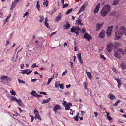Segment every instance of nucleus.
Segmentation results:
<instances>
[{
  "instance_id": "f257e3e1",
  "label": "nucleus",
  "mask_w": 126,
  "mask_h": 126,
  "mask_svg": "<svg viewBox=\"0 0 126 126\" xmlns=\"http://www.w3.org/2000/svg\"><path fill=\"white\" fill-rule=\"evenodd\" d=\"M118 26H116L115 29V36L116 39H119L120 36L122 35L125 33L126 28L124 26H121L118 31Z\"/></svg>"
},
{
  "instance_id": "f03ea898",
  "label": "nucleus",
  "mask_w": 126,
  "mask_h": 126,
  "mask_svg": "<svg viewBox=\"0 0 126 126\" xmlns=\"http://www.w3.org/2000/svg\"><path fill=\"white\" fill-rule=\"evenodd\" d=\"M110 6L108 4L104 6L100 13L101 16L103 17L105 16L110 11Z\"/></svg>"
},
{
  "instance_id": "7ed1b4c3",
  "label": "nucleus",
  "mask_w": 126,
  "mask_h": 126,
  "mask_svg": "<svg viewBox=\"0 0 126 126\" xmlns=\"http://www.w3.org/2000/svg\"><path fill=\"white\" fill-rule=\"evenodd\" d=\"M70 31L72 32L73 33L74 32L76 34L77 36L79 34L78 31H81V29L78 27H75L74 28L72 27L71 28Z\"/></svg>"
},
{
  "instance_id": "20e7f679",
  "label": "nucleus",
  "mask_w": 126,
  "mask_h": 126,
  "mask_svg": "<svg viewBox=\"0 0 126 126\" xmlns=\"http://www.w3.org/2000/svg\"><path fill=\"white\" fill-rule=\"evenodd\" d=\"M113 27V26H109L107 29L106 34L108 36H110L111 35V33L112 32V29Z\"/></svg>"
},
{
  "instance_id": "39448f33",
  "label": "nucleus",
  "mask_w": 126,
  "mask_h": 126,
  "mask_svg": "<svg viewBox=\"0 0 126 126\" xmlns=\"http://www.w3.org/2000/svg\"><path fill=\"white\" fill-rule=\"evenodd\" d=\"M87 2H85L84 4L81 7L80 10L77 13V14H79L83 11L85 8L86 6L87 5Z\"/></svg>"
},
{
  "instance_id": "423d86ee",
  "label": "nucleus",
  "mask_w": 126,
  "mask_h": 126,
  "mask_svg": "<svg viewBox=\"0 0 126 126\" xmlns=\"http://www.w3.org/2000/svg\"><path fill=\"white\" fill-rule=\"evenodd\" d=\"M34 113L35 115L36 118L39 120H41V118L39 116V113L36 109H35L34 111Z\"/></svg>"
},
{
  "instance_id": "0eeeda50",
  "label": "nucleus",
  "mask_w": 126,
  "mask_h": 126,
  "mask_svg": "<svg viewBox=\"0 0 126 126\" xmlns=\"http://www.w3.org/2000/svg\"><path fill=\"white\" fill-rule=\"evenodd\" d=\"M103 23H98L96 25V31L100 30L103 25Z\"/></svg>"
},
{
  "instance_id": "6e6552de",
  "label": "nucleus",
  "mask_w": 126,
  "mask_h": 126,
  "mask_svg": "<svg viewBox=\"0 0 126 126\" xmlns=\"http://www.w3.org/2000/svg\"><path fill=\"white\" fill-rule=\"evenodd\" d=\"M83 38L87 39L88 41H89L92 39L91 36L89 34L86 33H85Z\"/></svg>"
},
{
  "instance_id": "1a4fd4ad",
  "label": "nucleus",
  "mask_w": 126,
  "mask_h": 126,
  "mask_svg": "<svg viewBox=\"0 0 126 126\" xmlns=\"http://www.w3.org/2000/svg\"><path fill=\"white\" fill-rule=\"evenodd\" d=\"M100 3H99L96 5L95 9L94 10V14H96L97 13L99 10Z\"/></svg>"
},
{
  "instance_id": "9d476101",
  "label": "nucleus",
  "mask_w": 126,
  "mask_h": 126,
  "mask_svg": "<svg viewBox=\"0 0 126 126\" xmlns=\"http://www.w3.org/2000/svg\"><path fill=\"white\" fill-rule=\"evenodd\" d=\"M1 79H2V81L4 79H6L7 81L11 80V78L7 76L3 75L1 77Z\"/></svg>"
},
{
  "instance_id": "9b49d317",
  "label": "nucleus",
  "mask_w": 126,
  "mask_h": 126,
  "mask_svg": "<svg viewBox=\"0 0 126 126\" xmlns=\"http://www.w3.org/2000/svg\"><path fill=\"white\" fill-rule=\"evenodd\" d=\"M113 47V45L112 43L110 44L107 45V50L109 52H110L111 51Z\"/></svg>"
},
{
  "instance_id": "f8f14e48",
  "label": "nucleus",
  "mask_w": 126,
  "mask_h": 126,
  "mask_svg": "<svg viewBox=\"0 0 126 126\" xmlns=\"http://www.w3.org/2000/svg\"><path fill=\"white\" fill-rule=\"evenodd\" d=\"M105 31L104 30H102L99 33V37L100 38H103L105 36Z\"/></svg>"
},
{
  "instance_id": "ddd939ff",
  "label": "nucleus",
  "mask_w": 126,
  "mask_h": 126,
  "mask_svg": "<svg viewBox=\"0 0 126 126\" xmlns=\"http://www.w3.org/2000/svg\"><path fill=\"white\" fill-rule=\"evenodd\" d=\"M61 109V107L59 105H56L54 107L53 109L54 111L56 113L57 112V110H59Z\"/></svg>"
},
{
  "instance_id": "4468645a",
  "label": "nucleus",
  "mask_w": 126,
  "mask_h": 126,
  "mask_svg": "<svg viewBox=\"0 0 126 126\" xmlns=\"http://www.w3.org/2000/svg\"><path fill=\"white\" fill-rule=\"evenodd\" d=\"M30 69H26L25 70H21L22 72H20V73H21L22 74H27V75H28L30 74L32 72V71H30L29 72H28V70Z\"/></svg>"
},
{
  "instance_id": "2eb2a0df",
  "label": "nucleus",
  "mask_w": 126,
  "mask_h": 126,
  "mask_svg": "<svg viewBox=\"0 0 126 126\" xmlns=\"http://www.w3.org/2000/svg\"><path fill=\"white\" fill-rule=\"evenodd\" d=\"M62 14L60 13L55 18V19L57 22H58L59 20L61 19Z\"/></svg>"
},
{
  "instance_id": "dca6fc26",
  "label": "nucleus",
  "mask_w": 126,
  "mask_h": 126,
  "mask_svg": "<svg viewBox=\"0 0 126 126\" xmlns=\"http://www.w3.org/2000/svg\"><path fill=\"white\" fill-rule=\"evenodd\" d=\"M78 59L79 60V61L80 62L81 64L83 63V61L82 60V58L81 57V54L80 53H79L77 54Z\"/></svg>"
},
{
  "instance_id": "f3484780",
  "label": "nucleus",
  "mask_w": 126,
  "mask_h": 126,
  "mask_svg": "<svg viewBox=\"0 0 126 126\" xmlns=\"http://www.w3.org/2000/svg\"><path fill=\"white\" fill-rule=\"evenodd\" d=\"M120 66L122 69L124 70L126 69V64L123 62H121Z\"/></svg>"
},
{
  "instance_id": "a211bd4d",
  "label": "nucleus",
  "mask_w": 126,
  "mask_h": 126,
  "mask_svg": "<svg viewBox=\"0 0 126 126\" xmlns=\"http://www.w3.org/2000/svg\"><path fill=\"white\" fill-rule=\"evenodd\" d=\"M109 97L111 100H112L114 99L115 97L114 95L110 93L108 95Z\"/></svg>"
},
{
  "instance_id": "6ab92c4d",
  "label": "nucleus",
  "mask_w": 126,
  "mask_h": 126,
  "mask_svg": "<svg viewBox=\"0 0 126 126\" xmlns=\"http://www.w3.org/2000/svg\"><path fill=\"white\" fill-rule=\"evenodd\" d=\"M114 56L115 57L119 59L121 57V55H120V53L118 52V51H116L114 53Z\"/></svg>"
},
{
  "instance_id": "aec40b11",
  "label": "nucleus",
  "mask_w": 126,
  "mask_h": 126,
  "mask_svg": "<svg viewBox=\"0 0 126 126\" xmlns=\"http://www.w3.org/2000/svg\"><path fill=\"white\" fill-rule=\"evenodd\" d=\"M66 24L64 26V28L65 29H67L69 28L70 27V25L69 23L66 21Z\"/></svg>"
},
{
  "instance_id": "412c9836",
  "label": "nucleus",
  "mask_w": 126,
  "mask_h": 126,
  "mask_svg": "<svg viewBox=\"0 0 126 126\" xmlns=\"http://www.w3.org/2000/svg\"><path fill=\"white\" fill-rule=\"evenodd\" d=\"M121 45V43L118 42H116L114 43V46L115 48L120 47Z\"/></svg>"
},
{
  "instance_id": "4be33fe9",
  "label": "nucleus",
  "mask_w": 126,
  "mask_h": 126,
  "mask_svg": "<svg viewBox=\"0 0 126 126\" xmlns=\"http://www.w3.org/2000/svg\"><path fill=\"white\" fill-rule=\"evenodd\" d=\"M16 3L14 1L12 3V5L10 8V10H13V9L16 6Z\"/></svg>"
},
{
  "instance_id": "5701e85b",
  "label": "nucleus",
  "mask_w": 126,
  "mask_h": 126,
  "mask_svg": "<svg viewBox=\"0 0 126 126\" xmlns=\"http://www.w3.org/2000/svg\"><path fill=\"white\" fill-rule=\"evenodd\" d=\"M50 98L49 97L47 99H44L42 101V103L44 104L45 103H48L50 101Z\"/></svg>"
},
{
  "instance_id": "b1692460",
  "label": "nucleus",
  "mask_w": 126,
  "mask_h": 126,
  "mask_svg": "<svg viewBox=\"0 0 126 126\" xmlns=\"http://www.w3.org/2000/svg\"><path fill=\"white\" fill-rule=\"evenodd\" d=\"M31 94L32 95L34 96H37V94L36 93L35 91H32L31 92Z\"/></svg>"
},
{
  "instance_id": "393cba45",
  "label": "nucleus",
  "mask_w": 126,
  "mask_h": 126,
  "mask_svg": "<svg viewBox=\"0 0 126 126\" xmlns=\"http://www.w3.org/2000/svg\"><path fill=\"white\" fill-rule=\"evenodd\" d=\"M86 72L88 77L90 78V79H91L92 77L91 73L90 72H87L86 71Z\"/></svg>"
},
{
  "instance_id": "a878e982",
  "label": "nucleus",
  "mask_w": 126,
  "mask_h": 126,
  "mask_svg": "<svg viewBox=\"0 0 126 126\" xmlns=\"http://www.w3.org/2000/svg\"><path fill=\"white\" fill-rule=\"evenodd\" d=\"M118 51V52L119 53V52L120 53H121V54H122L124 55V51L122 49H120L119 48L118 50L116 51Z\"/></svg>"
},
{
  "instance_id": "bb28decb",
  "label": "nucleus",
  "mask_w": 126,
  "mask_h": 126,
  "mask_svg": "<svg viewBox=\"0 0 126 126\" xmlns=\"http://www.w3.org/2000/svg\"><path fill=\"white\" fill-rule=\"evenodd\" d=\"M77 115L75 117H74L73 118L74 119V120L76 121H78L79 120V113H77Z\"/></svg>"
},
{
  "instance_id": "cd10ccee",
  "label": "nucleus",
  "mask_w": 126,
  "mask_h": 126,
  "mask_svg": "<svg viewBox=\"0 0 126 126\" xmlns=\"http://www.w3.org/2000/svg\"><path fill=\"white\" fill-rule=\"evenodd\" d=\"M18 103V104L20 106H22V104H23L22 102V101H21V100L18 99L17 102Z\"/></svg>"
},
{
  "instance_id": "c85d7f7f",
  "label": "nucleus",
  "mask_w": 126,
  "mask_h": 126,
  "mask_svg": "<svg viewBox=\"0 0 126 126\" xmlns=\"http://www.w3.org/2000/svg\"><path fill=\"white\" fill-rule=\"evenodd\" d=\"M44 2L43 3V4L44 5H45L46 4V6L47 7L48 6V1L47 0H44Z\"/></svg>"
},
{
  "instance_id": "c756f323",
  "label": "nucleus",
  "mask_w": 126,
  "mask_h": 126,
  "mask_svg": "<svg viewBox=\"0 0 126 126\" xmlns=\"http://www.w3.org/2000/svg\"><path fill=\"white\" fill-rule=\"evenodd\" d=\"M39 1H38L36 3V7L38 9V10H39V8H40V6L39 4Z\"/></svg>"
},
{
  "instance_id": "7c9ffc66",
  "label": "nucleus",
  "mask_w": 126,
  "mask_h": 126,
  "mask_svg": "<svg viewBox=\"0 0 126 126\" xmlns=\"http://www.w3.org/2000/svg\"><path fill=\"white\" fill-rule=\"evenodd\" d=\"M40 19L39 20V21L41 23L42 22L44 19V17L43 16H40Z\"/></svg>"
},
{
  "instance_id": "2f4dec72",
  "label": "nucleus",
  "mask_w": 126,
  "mask_h": 126,
  "mask_svg": "<svg viewBox=\"0 0 126 126\" xmlns=\"http://www.w3.org/2000/svg\"><path fill=\"white\" fill-rule=\"evenodd\" d=\"M60 82L59 81H57L55 84V87L56 88H58L59 87L58 85L59 84Z\"/></svg>"
},
{
  "instance_id": "473e14b6",
  "label": "nucleus",
  "mask_w": 126,
  "mask_h": 126,
  "mask_svg": "<svg viewBox=\"0 0 126 126\" xmlns=\"http://www.w3.org/2000/svg\"><path fill=\"white\" fill-rule=\"evenodd\" d=\"M72 9L73 8H72L68 9L65 13V14L66 15L68 14L69 13L71 12Z\"/></svg>"
},
{
  "instance_id": "72a5a7b5",
  "label": "nucleus",
  "mask_w": 126,
  "mask_h": 126,
  "mask_svg": "<svg viewBox=\"0 0 126 126\" xmlns=\"http://www.w3.org/2000/svg\"><path fill=\"white\" fill-rule=\"evenodd\" d=\"M117 82H118V88H119L120 87L122 83L121 82L120 80H119V81H118Z\"/></svg>"
},
{
  "instance_id": "f704fd0d",
  "label": "nucleus",
  "mask_w": 126,
  "mask_h": 126,
  "mask_svg": "<svg viewBox=\"0 0 126 126\" xmlns=\"http://www.w3.org/2000/svg\"><path fill=\"white\" fill-rule=\"evenodd\" d=\"M64 107H65L66 110H69L70 108V107L68 106V104L66 105H65Z\"/></svg>"
},
{
  "instance_id": "c9c22d12",
  "label": "nucleus",
  "mask_w": 126,
  "mask_h": 126,
  "mask_svg": "<svg viewBox=\"0 0 126 126\" xmlns=\"http://www.w3.org/2000/svg\"><path fill=\"white\" fill-rule=\"evenodd\" d=\"M59 86L60 88L61 89H63L64 88V86L63 83L59 84Z\"/></svg>"
},
{
  "instance_id": "e433bc0d",
  "label": "nucleus",
  "mask_w": 126,
  "mask_h": 126,
  "mask_svg": "<svg viewBox=\"0 0 126 126\" xmlns=\"http://www.w3.org/2000/svg\"><path fill=\"white\" fill-rule=\"evenodd\" d=\"M52 79V78H50L48 79V82L47 84V85H48L49 84Z\"/></svg>"
},
{
  "instance_id": "4c0bfd02",
  "label": "nucleus",
  "mask_w": 126,
  "mask_h": 126,
  "mask_svg": "<svg viewBox=\"0 0 126 126\" xmlns=\"http://www.w3.org/2000/svg\"><path fill=\"white\" fill-rule=\"evenodd\" d=\"M119 3V1L117 0H115L113 3L112 5H116L118 4Z\"/></svg>"
},
{
  "instance_id": "58836bf2",
  "label": "nucleus",
  "mask_w": 126,
  "mask_h": 126,
  "mask_svg": "<svg viewBox=\"0 0 126 126\" xmlns=\"http://www.w3.org/2000/svg\"><path fill=\"white\" fill-rule=\"evenodd\" d=\"M80 16H79V17L78 18V19L77 20H76V22H77V23L78 24H80L81 22V20L80 19L79 20V18L80 17Z\"/></svg>"
},
{
  "instance_id": "ea45409f",
  "label": "nucleus",
  "mask_w": 126,
  "mask_h": 126,
  "mask_svg": "<svg viewBox=\"0 0 126 126\" xmlns=\"http://www.w3.org/2000/svg\"><path fill=\"white\" fill-rule=\"evenodd\" d=\"M10 93L12 95H15L16 94L15 92L13 90L11 91H10Z\"/></svg>"
},
{
  "instance_id": "a19ab883",
  "label": "nucleus",
  "mask_w": 126,
  "mask_h": 126,
  "mask_svg": "<svg viewBox=\"0 0 126 126\" xmlns=\"http://www.w3.org/2000/svg\"><path fill=\"white\" fill-rule=\"evenodd\" d=\"M18 80L20 83H23L24 84H25V81L23 80H21L19 79H18Z\"/></svg>"
},
{
  "instance_id": "79ce46f5",
  "label": "nucleus",
  "mask_w": 126,
  "mask_h": 126,
  "mask_svg": "<svg viewBox=\"0 0 126 126\" xmlns=\"http://www.w3.org/2000/svg\"><path fill=\"white\" fill-rule=\"evenodd\" d=\"M30 117L31 118V122H32L33 120L35 119V117H33L31 115L30 116Z\"/></svg>"
},
{
  "instance_id": "37998d69",
  "label": "nucleus",
  "mask_w": 126,
  "mask_h": 126,
  "mask_svg": "<svg viewBox=\"0 0 126 126\" xmlns=\"http://www.w3.org/2000/svg\"><path fill=\"white\" fill-rule=\"evenodd\" d=\"M38 67V66L36 65V64L35 63L33 64L32 66V67L33 68H34L35 67Z\"/></svg>"
},
{
  "instance_id": "c03bdc74",
  "label": "nucleus",
  "mask_w": 126,
  "mask_h": 126,
  "mask_svg": "<svg viewBox=\"0 0 126 126\" xmlns=\"http://www.w3.org/2000/svg\"><path fill=\"white\" fill-rule=\"evenodd\" d=\"M11 100L16 101V102H17L18 99L15 97H13L12 99Z\"/></svg>"
},
{
  "instance_id": "a18cd8bd",
  "label": "nucleus",
  "mask_w": 126,
  "mask_h": 126,
  "mask_svg": "<svg viewBox=\"0 0 126 126\" xmlns=\"http://www.w3.org/2000/svg\"><path fill=\"white\" fill-rule=\"evenodd\" d=\"M45 25L46 27L48 28H50V26H49V24L47 22L45 23Z\"/></svg>"
},
{
  "instance_id": "49530a36",
  "label": "nucleus",
  "mask_w": 126,
  "mask_h": 126,
  "mask_svg": "<svg viewBox=\"0 0 126 126\" xmlns=\"http://www.w3.org/2000/svg\"><path fill=\"white\" fill-rule=\"evenodd\" d=\"M120 102V100H118L114 104V105L116 106H117L118 105V103H119Z\"/></svg>"
},
{
  "instance_id": "de8ad7c7",
  "label": "nucleus",
  "mask_w": 126,
  "mask_h": 126,
  "mask_svg": "<svg viewBox=\"0 0 126 126\" xmlns=\"http://www.w3.org/2000/svg\"><path fill=\"white\" fill-rule=\"evenodd\" d=\"M68 4L65 3L63 6V8H65L68 7Z\"/></svg>"
},
{
  "instance_id": "09e8293b",
  "label": "nucleus",
  "mask_w": 126,
  "mask_h": 126,
  "mask_svg": "<svg viewBox=\"0 0 126 126\" xmlns=\"http://www.w3.org/2000/svg\"><path fill=\"white\" fill-rule=\"evenodd\" d=\"M100 57L101 58H102L104 60H105L106 59V58L104 57V55L102 54H100Z\"/></svg>"
},
{
  "instance_id": "8fccbe9b",
  "label": "nucleus",
  "mask_w": 126,
  "mask_h": 126,
  "mask_svg": "<svg viewBox=\"0 0 126 126\" xmlns=\"http://www.w3.org/2000/svg\"><path fill=\"white\" fill-rule=\"evenodd\" d=\"M29 14V13L28 12H26L24 14L23 16L24 17H25V16Z\"/></svg>"
},
{
  "instance_id": "3c124183",
  "label": "nucleus",
  "mask_w": 126,
  "mask_h": 126,
  "mask_svg": "<svg viewBox=\"0 0 126 126\" xmlns=\"http://www.w3.org/2000/svg\"><path fill=\"white\" fill-rule=\"evenodd\" d=\"M83 84H84V88L85 89H87V83L85 82H84L83 83Z\"/></svg>"
},
{
  "instance_id": "603ef678",
  "label": "nucleus",
  "mask_w": 126,
  "mask_h": 126,
  "mask_svg": "<svg viewBox=\"0 0 126 126\" xmlns=\"http://www.w3.org/2000/svg\"><path fill=\"white\" fill-rule=\"evenodd\" d=\"M107 117V118H108V119L109 121L111 120L112 119V118L111 117H110V116H108Z\"/></svg>"
},
{
  "instance_id": "864d4df0",
  "label": "nucleus",
  "mask_w": 126,
  "mask_h": 126,
  "mask_svg": "<svg viewBox=\"0 0 126 126\" xmlns=\"http://www.w3.org/2000/svg\"><path fill=\"white\" fill-rule=\"evenodd\" d=\"M37 80V79H32L31 80V81L32 82H33L36 81Z\"/></svg>"
},
{
  "instance_id": "5fc2aeb1",
  "label": "nucleus",
  "mask_w": 126,
  "mask_h": 126,
  "mask_svg": "<svg viewBox=\"0 0 126 126\" xmlns=\"http://www.w3.org/2000/svg\"><path fill=\"white\" fill-rule=\"evenodd\" d=\"M9 19H8L7 17L6 18V19H5L4 21V23L5 24L6 22H7L8 21V20Z\"/></svg>"
},
{
  "instance_id": "6e6d98bb",
  "label": "nucleus",
  "mask_w": 126,
  "mask_h": 126,
  "mask_svg": "<svg viewBox=\"0 0 126 126\" xmlns=\"http://www.w3.org/2000/svg\"><path fill=\"white\" fill-rule=\"evenodd\" d=\"M39 93L41 94H44L46 95V93L45 92H39Z\"/></svg>"
},
{
  "instance_id": "4d7b16f0",
  "label": "nucleus",
  "mask_w": 126,
  "mask_h": 126,
  "mask_svg": "<svg viewBox=\"0 0 126 126\" xmlns=\"http://www.w3.org/2000/svg\"><path fill=\"white\" fill-rule=\"evenodd\" d=\"M67 71L66 70H65V71H64V72H63V73L62 74V76H63L64 75H65L66 74V73H67Z\"/></svg>"
},
{
  "instance_id": "13d9d810",
  "label": "nucleus",
  "mask_w": 126,
  "mask_h": 126,
  "mask_svg": "<svg viewBox=\"0 0 126 126\" xmlns=\"http://www.w3.org/2000/svg\"><path fill=\"white\" fill-rule=\"evenodd\" d=\"M66 102L65 101H64V102L63 103V105L64 106H65V105H66Z\"/></svg>"
},
{
  "instance_id": "bf43d9fd",
  "label": "nucleus",
  "mask_w": 126,
  "mask_h": 126,
  "mask_svg": "<svg viewBox=\"0 0 126 126\" xmlns=\"http://www.w3.org/2000/svg\"><path fill=\"white\" fill-rule=\"evenodd\" d=\"M56 32H53V33H51L50 34V36H53V35H54L56 33Z\"/></svg>"
},
{
  "instance_id": "052dcab7",
  "label": "nucleus",
  "mask_w": 126,
  "mask_h": 126,
  "mask_svg": "<svg viewBox=\"0 0 126 126\" xmlns=\"http://www.w3.org/2000/svg\"><path fill=\"white\" fill-rule=\"evenodd\" d=\"M69 63L71 64V68H73V66L72 65L73 64V62H69Z\"/></svg>"
},
{
  "instance_id": "680f3d73",
  "label": "nucleus",
  "mask_w": 126,
  "mask_h": 126,
  "mask_svg": "<svg viewBox=\"0 0 126 126\" xmlns=\"http://www.w3.org/2000/svg\"><path fill=\"white\" fill-rule=\"evenodd\" d=\"M24 64H21L20 66V67L21 69H23V67L24 66Z\"/></svg>"
},
{
  "instance_id": "e2e57ef3",
  "label": "nucleus",
  "mask_w": 126,
  "mask_h": 126,
  "mask_svg": "<svg viewBox=\"0 0 126 126\" xmlns=\"http://www.w3.org/2000/svg\"><path fill=\"white\" fill-rule=\"evenodd\" d=\"M9 42L8 41H6V43L5 45V46H7L9 44Z\"/></svg>"
},
{
  "instance_id": "0e129e2a",
  "label": "nucleus",
  "mask_w": 126,
  "mask_h": 126,
  "mask_svg": "<svg viewBox=\"0 0 126 126\" xmlns=\"http://www.w3.org/2000/svg\"><path fill=\"white\" fill-rule=\"evenodd\" d=\"M71 86V85L70 84H69L68 85H66V87L67 88H70Z\"/></svg>"
},
{
  "instance_id": "69168bd1",
  "label": "nucleus",
  "mask_w": 126,
  "mask_h": 126,
  "mask_svg": "<svg viewBox=\"0 0 126 126\" xmlns=\"http://www.w3.org/2000/svg\"><path fill=\"white\" fill-rule=\"evenodd\" d=\"M42 95H41V94H37V95L36 96L38 97H42Z\"/></svg>"
},
{
  "instance_id": "338daca9",
  "label": "nucleus",
  "mask_w": 126,
  "mask_h": 126,
  "mask_svg": "<svg viewBox=\"0 0 126 126\" xmlns=\"http://www.w3.org/2000/svg\"><path fill=\"white\" fill-rule=\"evenodd\" d=\"M94 114L95 115V117H96L97 116V115L98 114V113L96 112H94Z\"/></svg>"
},
{
  "instance_id": "774afa93",
  "label": "nucleus",
  "mask_w": 126,
  "mask_h": 126,
  "mask_svg": "<svg viewBox=\"0 0 126 126\" xmlns=\"http://www.w3.org/2000/svg\"><path fill=\"white\" fill-rule=\"evenodd\" d=\"M112 70L114 72H115V73H117L116 70L115 69L113 68L112 69Z\"/></svg>"
}]
</instances>
